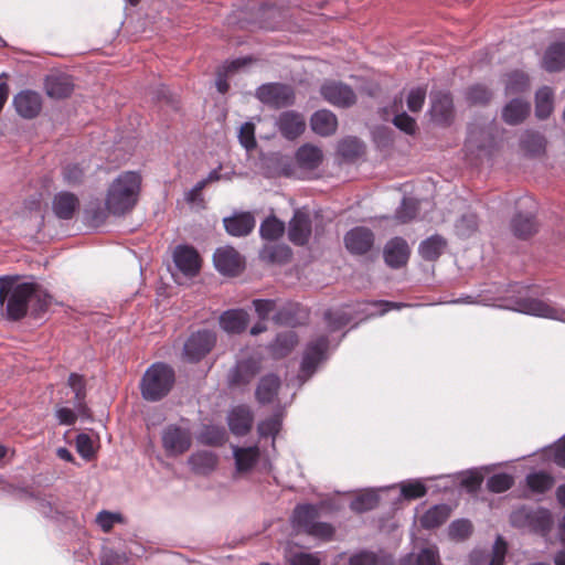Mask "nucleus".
<instances>
[{
  "label": "nucleus",
  "mask_w": 565,
  "mask_h": 565,
  "mask_svg": "<svg viewBox=\"0 0 565 565\" xmlns=\"http://www.w3.org/2000/svg\"><path fill=\"white\" fill-rule=\"evenodd\" d=\"M19 275L0 276V306L11 321L25 316L41 318L52 305V295L33 276L21 280Z\"/></svg>",
  "instance_id": "1"
},
{
  "label": "nucleus",
  "mask_w": 565,
  "mask_h": 565,
  "mask_svg": "<svg viewBox=\"0 0 565 565\" xmlns=\"http://www.w3.org/2000/svg\"><path fill=\"white\" fill-rule=\"evenodd\" d=\"M141 177L138 172L127 171L119 174L109 185L105 206L116 216L130 212L138 201Z\"/></svg>",
  "instance_id": "2"
},
{
  "label": "nucleus",
  "mask_w": 565,
  "mask_h": 565,
  "mask_svg": "<svg viewBox=\"0 0 565 565\" xmlns=\"http://www.w3.org/2000/svg\"><path fill=\"white\" fill-rule=\"evenodd\" d=\"M177 381L175 370L167 362H153L143 372L139 390L141 397L149 403L164 399L173 390Z\"/></svg>",
  "instance_id": "3"
},
{
  "label": "nucleus",
  "mask_w": 565,
  "mask_h": 565,
  "mask_svg": "<svg viewBox=\"0 0 565 565\" xmlns=\"http://www.w3.org/2000/svg\"><path fill=\"white\" fill-rule=\"evenodd\" d=\"M510 524L518 530L547 537L553 530L554 518L547 508L522 504L511 512Z\"/></svg>",
  "instance_id": "4"
},
{
  "label": "nucleus",
  "mask_w": 565,
  "mask_h": 565,
  "mask_svg": "<svg viewBox=\"0 0 565 565\" xmlns=\"http://www.w3.org/2000/svg\"><path fill=\"white\" fill-rule=\"evenodd\" d=\"M330 339L326 334H321L307 342L299 366L297 381L301 387L318 371L320 364L329 359Z\"/></svg>",
  "instance_id": "5"
},
{
  "label": "nucleus",
  "mask_w": 565,
  "mask_h": 565,
  "mask_svg": "<svg viewBox=\"0 0 565 565\" xmlns=\"http://www.w3.org/2000/svg\"><path fill=\"white\" fill-rule=\"evenodd\" d=\"M537 203L531 195H524L515 201V213L510 221V230L519 239H527L539 231L536 218Z\"/></svg>",
  "instance_id": "6"
},
{
  "label": "nucleus",
  "mask_w": 565,
  "mask_h": 565,
  "mask_svg": "<svg viewBox=\"0 0 565 565\" xmlns=\"http://www.w3.org/2000/svg\"><path fill=\"white\" fill-rule=\"evenodd\" d=\"M255 97L262 104L273 109L290 107L296 100L294 87L280 82H270L259 85L255 90Z\"/></svg>",
  "instance_id": "7"
},
{
  "label": "nucleus",
  "mask_w": 565,
  "mask_h": 565,
  "mask_svg": "<svg viewBox=\"0 0 565 565\" xmlns=\"http://www.w3.org/2000/svg\"><path fill=\"white\" fill-rule=\"evenodd\" d=\"M262 361L257 356H243L226 374V383L230 388H246L262 372Z\"/></svg>",
  "instance_id": "8"
},
{
  "label": "nucleus",
  "mask_w": 565,
  "mask_h": 565,
  "mask_svg": "<svg viewBox=\"0 0 565 565\" xmlns=\"http://www.w3.org/2000/svg\"><path fill=\"white\" fill-rule=\"evenodd\" d=\"M512 310L533 317L551 319L565 323V309L534 297H520L515 299Z\"/></svg>",
  "instance_id": "9"
},
{
  "label": "nucleus",
  "mask_w": 565,
  "mask_h": 565,
  "mask_svg": "<svg viewBox=\"0 0 565 565\" xmlns=\"http://www.w3.org/2000/svg\"><path fill=\"white\" fill-rule=\"evenodd\" d=\"M161 443L168 457L181 456L192 446L191 430L178 424H169L161 431Z\"/></svg>",
  "instance_id": "10"
},
{
  "label": "nucleus",
  "mask_w": 565,
  "mask_h": 565,
  "mask_svg": "<svg viewBox=\"0 0 565 565\" xmlns=\"http://www.w3.org/2000/svg\"><path fill=\"white\" fill-rule=\"evenodd\" d=\"M216 334L209 329L198 330L190 334L183 345V355L186 361L198 363L214 348Z\"/></svg>",
  "instance_id": "11"
},
{
  "label": "nucleus",
  "mask_w": 565,
  "mask_h": 565,
  "mask_svg": "<svg viewBox=\"0 0 565 565\" xmlns=\"http://www.w3.org/2000/svg\"><path fill=\"white\" fill-rule=\"evenodd\" d=\"M322 98L338 108L347 109L356 103L353 88L340 81H326L320 87Z\"/></svg>",
  "instance_id": "12"
},
{
  "label": "nucleus",
  "mask_w": 565,
  "mask_h": 565,
  "mask_svg": "<svg viewBox=\"0 0 565 565\" xmlns=\"http://www.w3.org/2000/svg\"><path fill=\"white\" fill-rule=\"evenodd\" d=\"M260 170L266 179L278 177L290 178L295 173L294 160L280 152H268L260 156Z\"/></svg>",
  "instance_id": "13"
},
{
  "label": "nucleus",
  "mask_w": 565,
  "mask_h": 565,
  "mask_svg": "<svg viewBox=\"0 0 565 565\" xmlns=\"http://www.w3.org/2000/svg\"><path fill=\"white\" fill-rule=\"evenodd\" d=\"M429 115L431 121L441 127H448L455 118V106L449 92L430 93Z\"/></svg>",
  "instance_id": "14"
},
{
  "label": "nucleus",
  "mask_w": 565,
  "mask_h": 565,
  "mask_svg": "<svg viewBox=\"0 0 565 565\" xmlns=\"http://www.w3.org/2000/svg\"><path fill=\"white\" fill-rule=\"evenodd\" d=\"M343 242L351 255L361 256L372 250L375 235L369 227L355 226L345 233Z\"/></svg>",
  "instance_id": "15"
},
{
  "label": "nucleus",
  "mask_w": 565,
  "mask_h": 565,
  "mask_svg": "<svg viewBox=\"0 0 565 565\" xmlns=\"http://www.w3.org/2000/svg\"><path fill=\"white\" fill-rule=\"evenodd\" d=\"M213 263L216 270L225 276H236L243 269L241 255L233 246L216 248Z\"/></svg>",
  "instance_id": "16"
},
{
  "label": "nucleus",
  "mask_w": 565,
  "mask_h": 565,
  "mask_svg": "<svg viewBox=\"0 0 565 565\" xmlns=\"http://www.w3.org/2000/svg\"><path fill=\"white\" fill-rule=\"evenodd\" d=\"M312 223L310 215L296 210L288 226V239L296 246H305L311 236Z\"/></svg>",
  "instance_id": "17"
},
{
  "label": "nucleus",
  "mask_w": 565,
  "mask_h": 565,
  "mask_svg": "<svg viewBox=\"0 0 565 565\" xmlns=\"http://www.w3.org/2000/svg\"><path fill=\"white\" fill-rule=\"evenodd\" d=\"M256 225V218L249 211H235L232 215L223 217L226 233L233 237L249 235Z\"/></svg>",
  "instance_id": "18"
},
{
  "label": "nucleus",
  "mask_w": 565,
  "mask_h": 565,
  "mask_svg": "<svg viewBox=\"0 0 565 565\" xmlns=\"http://www.w3.org/2000/svg\"><path fill=\"white\" fill-rule=\"evenodd\" d=\"M12 104L20 117L33 119L42 110V96L31 89L21 90L13 97Z\"/></svg>",
  "instance_id": "19"
},
{
  "label": "nucleus",
  "mask_w": 565,
  "mask_h": 565,
  "mask_svg": "<svg viewBox=\"0 0 565 565\" xmlns=\"http://www.w3.org/2000/svg\"><path fill=\"white\" fill-rule=\"evenodd\" d=\"M226 422L233 435L243 437L252 430L254 414L247 405H237L230 409Z\"/></svg>",
  "instance_id": "20"
},
{
  "label": "nucleus",
  "mask_w": 565,
  "mask_h": 565,
  "mask_svg": "<svg viewBox=\"0 0 565 565\" xmlns=\"http://www.w3.org/2000/svg\"><path fill=\"white\" fill-rule=\"evenodd\" d=\"M175 267L185 276L194 277L201 268V259L196 249L189 245H179L173 253Z\"/></svg>",
  "instance_id": "21"
},
{
  "label": "nucleus",
  "mask_w": 565,
  "mask_h": 565,
  "mask_svg": "<svg viewBox=\"0 0 565 565\" xmlns=\"http://www.w3.org/2000/svg\"><path fill=\"white\" fill-rule=\"evenodd\" d=\"M409 246L407 242L399 236L393 237L384 246L383 257L385 264L393 268L399 269L406 265L409 258Z\"/></svg>",
  "instance_id": "22"
},
{
  "label": "nucleus",
  "mask_w": 565,
  "mask_h": 565,
  "mask_svg": "<svg viewBox=\"0 0 565 565\" xmlns=\"http://www.w3.org/2000/svg\"><path fill=\"white\" fill-rule=\"evenodd\" d=\"M81 206L78 196L70 191H60L52 200V211L56 218L70 221L78 212Z\"/></svg>",
  "instance_id": "23"
},
{
  "label": "nucleus",
  "mask_w": 565,
  "mask_h": 565,
  "mask_svg": "<svg viewBox=\"0 0 565 565\" xmlns=\"http://www.w3.org/2000/svg\"><path fill=\"white\" fill-rule=\"evenodd\" d=\"M276 125L280 135L287 140L297 139L306 128L303 117L295 110H286L279 114Z\"/></svg>",
  "instance_id": "24"
},
{
  "label": "nucleus",
  "mask_w": 565,
  "mask_h": 565,
  "mask_svg": "<svg viewBox=\"0 0 565 565\" xmlns=\"http://www.w3.org/2000/svg\"><path fill=\"white\" fill-rule=\"evenodd\" d=\"M44 87L50 98L64 99L73 94L75 84L73 76L66 73H58L46 76Z\"/></svg>",
  "instance_id": "25"
},
{
  "label": "nucleus",
  "mask_w": 565,
  "mask_h": 565,
  "mask_svg": "<svg viewBox=\"0 0 565 565\" xmlns=\"http://www.w3.org/2000/svg\"><path fill=\"white\" fill-rule=\"evenodd\" d=\"M281 386L280 377L269 372L259 377L255 388V399L260 405H267L275 401Z\"/></svg>",
  "instance_id": "26"
},
{
  "label": "nucleus",
  "mask_w": 565,
  "mask_h": 565,
  "mask_svg": "<svg viewBox=\"0 0 565 565\" xmlns=\"http://www.w3.org/2000/svg\"><path fill=\"white\" fill-rule=\"evenodd\" d=\"M320 518V507L312 503H299L291 513L292 526L305 533Z\"/></svg>",
  "instance_id": "27"
},
{
  "label": "nucleus",
  "mask_w": 565,
  "mask_h": 565,
  "mask_svg": "<svg viewBox=\"0 0 565 565\" xmlns=\"http://www.w3.org/2000/svg\"><path fill=\"white\" fill-rule=\"evenodd\" d=\"M249 322V315L245 309H228L220 316V326L227 333L239 334L244 332Z\"/></svg>",
  "instance_id": "28"
},
{
  "label": "nucleus",
  "mask_w": 565,
  "mask_h": 565,
  "mask_svg": "<svg viewBox=\"0 0 565 565\" xmlns=\"http://www.w3.org/2000/svg\"><path fill=\"white\" fill-rule=\"evenodd\" d=\"M310 127L315 134L329 137L337 131L338 118L331 110L320 109L311 115Z\"/></svg>",
  "instance_id": "29"
},
{
  "label": "nucleus",
  "mask_w": 565,
  "mask_h": 565,
  "mask_svg": "<svg viewBox=\"0 0 565 565\" xmlns=\"http://www.w3.org/2000/svg\"><path fill=\"white\" fill-rule=\"evenodd\" d=\"M542 66L548 73L559 72L565 68V42H553L546 47Z\"/></svg>",
  "instance_id": "30"
},
{
  "label": "nucleus",
  "mask_w": 565,
  "mask_h": 565,
  "mask_svg": "<svg viewBox=\"0 0 565 565\" xmlns=\"http://www.w3.org/2000/svg\"><path fill=\"white\" fill-rule=\"evenodd\" d=\"M217 456L211 450H198L188 458V465L195 475L206 476L217 466Z\"/></svg>",
  "instance_id": "31"
},
{
  "label": "nucleus",
  "mask_w": 565,
  "mask_h": 565,
  "mask_svg": "<svg viewBox=\"0 0 565 565\" xmlns=\"http://www.w3.org/2000/svg\"><path fill=\"white\" fill-rule=\"evenodd\" d=\"M401 565H441L439 550L436 545L423 546L404 556Z\"/></svg>",
  "instance_id": "32"
},
{
  "label": "nucleus",
  "mask_w": 565,
  "mask_h": 565,
  "mask_svg": "<svg viewBox=\"0 0 565 565\" xmlns=\"http://www.w3.org/2000/svg\"><path fill=\"white\" fill-rule=\"evenodd\" d=\"M253 58L250 56H243L226 62L221 71L216 74L215 86L218 93L226 94L230 89L228 76L236 71L250 64Z\"/></svg>",
  "instance_id": "33"
},
{
  "label": "nucleus",
  "mask_w": 565,
  "mask_h": 565,
  "mask_svg": "<svg viewBox=\"0 0 565 565\" xmlns=\"http://www.w3.org/2000/svg\"><path fill=\"white\" fill-rule=\"evenodd\" d=\"M446 247V238L439 234H434L419 243L418 254L426 262H436Z\"/></svg>",
  "instance_id": "34"
},
{
  "label": "nucleus",
  "mask_w": 565,
  "mask_h": 565,
  "mask_svg": "<svg viewBox=\"0 0 565 565\" xmlns=\"http://www.w3.org/2000/svg\"><path fill=\"white\" fill-rule=\"evenodd\" d=\"M295 159L300 168L313 170L321 164L323 154L319 147L305 143L297 149Z\"/></svg>",
  "instance_id": "35"
},
{
  "label": "nucleus",
  "mask_w": 565,
  "mask_h": 565,
  "mask_svg": "<svg viewBox=\"0 0 565 565\" xmlns=\"http://www.w3.org/2000/svg\"><path fill=\"white\" fill-rule=\"evenodd\" d=\"M298 343V335L295 331L288 330L276 334L269 344V350L274 358L281 359L287 356Z\"/></svg>",
  "instance_id": "36"
},
{
  "label": "nucleus",
  "mask_w": 565,
  "mask_h": 565,
  "mask_svg": "<svg viewBox=\"0 0 565 565\" xmlns=\"http://www.w3.org/2000/svg\"><path fill=\"white\" fill-rule=\"evenodd\" d=\"M530 113V104L520 98L511 99L502 109V119L508 125L521 124Z\"/></svg>",
  "instance_id": "37"
},
{
  "label": "nucleus",
  "mask_w": 565,
  "mask_h": 565,
  "mask_svg": "<svg viewBox=\"0 0 565 565\" xmlns=\"http://www.w3.org/2000/svg\"><path fill=\"white\" fill-rule=\"evenodd\" d=\"M259 449L256 446L253 447H233V457L235 466L239 472H248L257 463L259 459Z\"/></svg>",
  "instance_id": "38"
},
{
  "label": "nucleus",
  "mask_w": 565,
  "mask_h": 565,
  "mask_svg": "<svg viewBox=\"0 0 565 565\" xmlns=\"http://www.w3.org/2000/svg\"><path fill=\"white\" fill-rule=\"evenodd\" d=\"M393 559L390 555L377 554L373 551L363 548L352 554L348 559V565H392Z\"/></svg>",
  "instance_id": "39"
},
{
  "label": "nucleus",
  "mask_w": 565,
  "mask_h": 565,
  "mask_svg": "<svg viewBox=\"0 0 565 565\" xmlns=\"http://www.w3.org/2000/svg\"><path fill=\"white\" fill-rule=\"evenodd\" d=\"M282 416L284 411L279 407L276 408L270 416L260 420L257 425V433L259 437H271L274 439L282 427Z\"/></svg>",
  "instance_id": "40"
},
{
  "label": "nucleus",
  "mask_w": 565,
  "mask_h": 565,
  "mask_svg": "<svg viewBox=\"0 0 565 565\" xmlns=\"http://www.w3.org/2000/svg\"><path fill=\"white\" fill-rule=\"evenodd\" d=\"M323 320L327 323L329 332L332 333L348 326L353 320V315L344 308H330L323 312Z\"/></svg>",
  "instance_id": "41"
},
{
  "label": "nucleus",
  "mask_w": 565,
  "mask_h": 565,
  "mask_svg": "<svg viewBox=\"0 0 565 565\" xmlns=\"http://www.w3.org/2000/svg\"><path fill=\"white\" fill-rule=\"evenodd\" d=\"M152 102L161 106H167L177 111L179 109V98L172 93L169 87L163 84H158L149 87L148 90Z\"/></svg>",
  "instance_id": "42"
},
{
  "label": "nucleus",
  "mask_w": 565,
  "mask_h": 565,
  "mask_svg": "<svg viewBox=\"0 0 565 565\" xmlns=\"http://www.w3.org/2000/svg\"><path fill=\"white\" fill-rule=\"evenodd\" d=\"M285 223L275 215L267 216L259 226V235L263 239L274 242L285 233Z\"/></svg>",
  "instance_id": "43"
},
{
  "label": "nucleus",
  "mask_w": 565,
  "mask_h": 565,
  "mask_svg": "<svg viewBox=\"0 0 565 565\" xmlns=\"http://www.w3.org/2000/svg\"><path fill=\"white\" fill-rule=\"evenodd\" d=\"M198 440L205 446H223L226 441V430L223 426L205 425L199 434Z\"/></svg>",
  "instance_id": "44"
},
{
  "label": "nucleus",
  "mask_w": 565,
  "mask_h": 565,
  "mask_svg": "<svg viewBox=\"0 0 565 565\" xmlns=\"http://www.w3.org/2000/svg\"><path fill=\"white\" fill-rule=\"evenodd\" d=\"M259 256L270 264L282 265L291 259L292 250L286 244H278L263 248Z\"/></svg>",
  "instance_id": "45"
},
{
  "label": "nucleus",
  "mask_w": 565,
  "mask_h": 565,
  "mask_svg": "<svg viewBox=\"0 0 565 565\" xmlns=\"http://www.w3.org/2000/svg\"><path fill=\"white\" fill-rule=\"evenodd\" d=\"M553 111V92L548 86L541 87L535 94V116L547 119Z\"/></svg>",
  "instance_id": "46"
},
{
  "label": "nucleus",
  "mask_w": 565,
  "mask_h": 565,
  "mask_svg": "<svg viewBox=\"0 0 565 565\" xmlns=\"http://www.w3.org/2000/svg\"><path fill=\"white\" fill-rule=\"evenodd\" d=\"M448 518L447 507L436 504L428 509L420 518V524L424 529H436L440 526Z\"/></svg>",
  "instance_id": "47"
},
{
  "label": "nucleus",
  "mask_w": 565,
  "mask_h": 565,
  "mask_svg": "<svg viewBox=\"0 0 565 565\" xmlns=\"http://www.w3.org/2000/svg\"><path fill=\"white\" fill-rule=\"evenodd\" d=\"M525 482L532 492L544 493L553 487L554 479L550 473L540 470L529 473Z\"/></svg>",
  "instance_id": "48"
},
{
  "label": "nucleus",
  "mask_w": 565,
  "mask_h": 565,
  "mask_svg": "<svg viewBox=\"0 0 565 565\" xmlns=\"http://www.w3.org/2000/svg\"><path fill=\"white\" fill-rule=\"evenodd\" d=\"M478 216L473 212L460 215L455 223V232L460 238L471 237L478 230Z\"/></svg>",
  "instance_id": "49"
},
{
  "label": "nucleus",
  "mask_w": 565,
  "mask_h": 565,
  "mask_svg": "<svg viewBox=\"0 0 565 565\" xmlns=\"http://www.w3.org/2000/svg\"><path fill=\"white\" fill-rule=\"evenodd\" d=\"M401 497L405 500H416L427 494V487L422 479H408L398 483Z\"/></svg>",
  "instance_id": "50"
},
{
  "label": "nucleus",
  "mask_w": 565,
  "mask_h": 565,
  "mask_svg": "<svg viewBox=\"0 0 565 565\" xmlns=\"http://www.w3.org/2000/svg\"><path fill=\"white\" fill-rule=\"evenodd\" d=\"M491 89L483 84H475L466 89L465 97L470 105L484 106L492 98Z\"/></svg>",
  "instance_id": "51"
},
{
  "label": "nucleus",
  "mask_w": 565,
  "mask_h": 565,
  "mask_svg": "<svg viewBox=\"0 0 565 565\" xmlns=\"http://www.w3.org/2000/svg\"><path fill=\"white\" fill-rule=\"evenodd\" d=\"M521 146L527 153L537 156L545 151L546 140L540 132L529 131L522 137Z\"/></svg>",
  "instance_id": "52"
},
{
  "label": "nucleus",
  "mask_w": 565,
  "mask_h": 565,
  "mask_svg": "<svg viewBox=\"0 0 565 565\" xmlns=\"http://www.w3.org/2000/svg\"><path fill=\"white\" fill-rule=\"evenodd\" d=\"M338 152L345 160H353L363 153V143L356 137H347L338 145Z\"/></svg>",
  "instance_id": "53"
},
{
  "label": "nucleus",
  "mask_w": 565,
  "mask_h": 565,
  "mask_svg": "<svg viewBox=\"0 0 565 565\" xmlns=\"http://www.w3.org/2000/svg\"><path fill=\"white\" fill-rule=\"evenodd\" d=\"M514 484V478L507 472H498L487 479V489L492 493H502Z\"/></svg>",
  "instance_id": "54"
},
{
  "label": "nucleus",
  "mask_w": 565,
  "mask_h": 565,
  "mask_svg": "<svg viewBox=\"0 0 565 565\" xmlns=\"http://www.w3.org/2000/svg\"><path fill=\"white\" fill-rule=\"evenodd\" d=\"M418 212V201L414 198L404 196L395 211V217L402 223L414 220Z\"/></svg>",
  "instance_id": "55"
},
{
  "label": "nucleus",
  "mask_w": 565,
  "mask_h": 565,
  "mask_svg": "<svg viewBox=\"0 0 565 565\" xmlns=\"http://www.w3.org/2000/svg\"><path fill=\"white\" fill-rule=\"evenodd\" d=\"M274 320L278 324L288 326V327H297L302 323L305 317H300L298 310L294 306L284 307L279 309L275 316Z\"/></svg>",
  "instance_id": "56"
},
{
  "label": "nucleus",
  "mask_w": 565,
  "mask_h": 565,
  "mask_svg": "<svg viewBox=\"0 0 565 565\" xmlns=\"http://www.w3.org/2000/svg\"><path fill=\"white\" fill-rule=\"evenodd\" d=\"M106 210L99 202L89 203L84 210L85 221L93 227H99L106 221Z\"/></svg>",
  "instance_id": "57"
},
{
  "label": "nucleus",
  "mask_w": 565,
  "mask_h": 565,
  "mask_svg": "<svg viewBox=\"0 0 565 565\" xmlns=\"http://www.w3.org/2000/svg\"><path fill=\"white\" fill-rule=\"evenodd\" d=\"M379 495L375 492H367L358 495L351 501V509L355 512L363 513L375 509L379 504Z\"/></svg>",
  "instance_id": "58"
},
{
  "label": "nucleus",
  "mask_w": 565,
  "mask_h": 565,
  "mask_svg": "<svg viewBox=\"0 0 565 565\" xmlns=\"http://www.w3.org/2000/svg\"><path fill=\"white\" fill-rule=\"evenodd\" d=\"M472 533V524L467 519L452 521L448 527L449 537L456 541H463Z\"/></svg>",
  "instance_id": "59"
},
{
  "label": "nucleus",
  "mask_w": 565,
  "mask_h": 565,
  "mask_svg": "<svg viewBox=\"0 0 565 565\" xmlns=\"http://www.w3.org/2000/svg\"><path fill=\"white\" fill-rule=\"evenodd\" d=\"M461 476L460 484L465 489L468 490V492H476L480 489L483 476L477 468L468 469L467 471H462L459 473Z\"/></svg>",
  "instance_id": "60"
},
{
  "label": "nucleus",
  "mask_w": 565,
  "mask_h": 565,
  "mask_svg": "<svg viewBox=\"0 0 565 565\" xmlns=\"http://www.w3.org/2000/svg\"><path fill=\"white\" fill-rule=\"evenodd\" d=\"M237 137L241 146L245 150L250 151L257 147L255 125L252 121H246L241 125Z\"/></svg>",
  "instance_id": "61"
},
{
  "label": "nucleus",
  "mask_w": 565,
  "mask_h": 565,
  "mask_svg": "<svg viewBox=\"0 0 565 565\" xmlns=\"http://www.w3.org/2000/svg\"><path fill=\"white\" fill-rule=\"evenodd\" d=\"M67 385L74 392V403L83 402L86 398V381L82 374L71 373Z\"/></svg>",
  "instance_id": "62"
},
{
  "label": "nucleus",
  "mask_w": 565,
  "mask_h": 565,
  "mask_svg": "<svg viewBox=\"0 0 565 565\" xmlns=\"http://www.w3.org/2000/svg\"><path fill=\"white\" fill-rule=\"evenodd\" d=\"M507 550V542L503 540L502 536L498 535L492 545L491 552H489L490 558L488 565H503Z\"/></svg>",
  "instance_id": "63"
},
{
  "label": "nucleus",
  "mask_w": 565,
  "mask_h": 565,
  "mask_svg": "<svg viewBox=\"0 0 565 565\" xmlns=\"http://www.w3.org/2000/svg\"><path fill=\"white\" fill-rule=\"evenodd\" d=\"M289 565H321L320 558L308 552H290L287 556Z\"/></svg>",
  "instance_id": "64"
}]
</instances>
